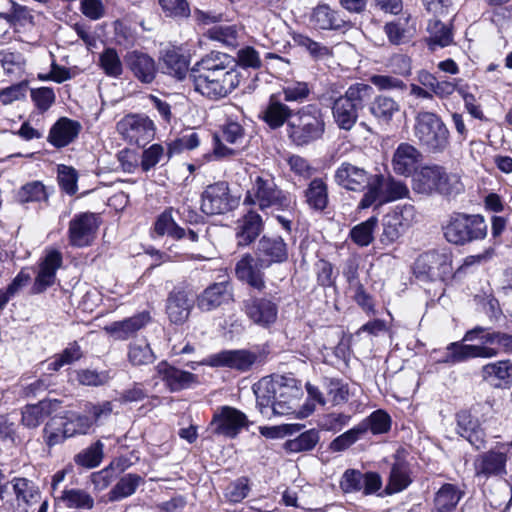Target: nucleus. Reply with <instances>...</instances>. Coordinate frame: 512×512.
Here are the masks:
<instances>
[{"instance_id":"nucleus-1","label":"nucleus","mask_w":512,"mask_h":512,"mask_svg":"<svg viewBox=\"0 0 512 512\" xmlns=\"http://www.w3.org/2000/svg\"><path fill=\"white\" fill-rule=\"evenodd\" d=\"M190 78L194 90L210 100L225 98L241 81L235 58L219 51H211L197 61Z\"/></svg>"},{"instance_id":"nucleus-2","label":"nucleus","mask_w":512,"mask_h":512,"mask_svg":"<svg viewBox=\"0 0 512 512\" xmlns=\"http://www.w3.org/2000/svg\"><path fill=\"white\" fill-rule=\"evenodd\" d=\"M325 119L322 109L308 104L296 110L288 121V139L298 147L307 146L321 139L325 133Z\"/></svg>"},{"instance_id":"nucleus-3","label":"nucleus","mask_w":512,"mask_h":512,"mask_svg":"<svg viewBox=\"0 0 512 512\" xmlns=\"http://www.w3.org/2000/svg\"><path fill=\"white\" fill-rule=\"evenodd\" d=\"M374 90L366 83L350 85L345 93L337 97L332 104V116L340 130L350 131L358 121L359 111L370 101Z\"/></svg>"},{"instance_id":"nucleus-4","label":"nucleus","mask_w":512,"mask_h":512,"mask_svg":"<svg viewBox=\"0 0 512 512\" xmlns=\"http://www.w3.org/2000/svg\"><path fill=\"white\" fill-rule=\"evenodd\" d=\"M413 132L419 144L430 152H443L449 145V130L436 113L418 112L415 116Z\"/></svg>"},{"instance_id":"nucleus-5","label":"nucleus","mask_w":512,"mask_h":512,"mask_svg":"<svg viewBox=\"0 0 512 512\" xmlns=\"http://www.w3.org/2000/svg\"><path fill=\"white\" fill-rule=\"evenodd\" d=\"M243 204L257 205L261 210L270 207L286 209L290 206V198L286 192L277 186L272 175L262 174L256 176L253 180Z\"/></svg>"},{"instance_id":"nucleus-6","label":"nucleus","mask_w":512,"mask_h":512,"mask_svg":"<svg viewBox=\"0 0 512 512\" xmlns=\"http://www.w3.org/2000/svg\"><path fill=\"white\" fill-rule=\"evenodd\" d=\"M446 240L456 245L483 239L487 235V224L480 215L454 213L443 226Z\"/></svg>"},{"instance_id":"nucleus-7","label":"nucleus","mask_w":512,"mask_h":512,"mask_svg":"<svg viewBox=\"0 0 512 512\" xmlns=\"http://www.w3.org/2000/svg\"><path fill=\"white\" fill-rule=\"evenodd\" d=\"M409 195V189L401 181L393 178H385L381 174H374L370 189L366 190L358 203V209L364 210L372 206H381L388 202L405 198Z\"/></svg>"},{"instance_id":"nucleus-8","label":"nucleus","mask_w":512,"mask_h":512,"mask_svg":"<svg viewBox=\"0 0 512 512\" xmlns=\"http://www.w3.org/2000/svg\"><path fill=\"white\" fill-rule=\"evenodd\" d=\"M511 450L512 441L497 443L493 449L479 454L474 461L475 476L483 479L505 476Z\"/></svg>"},{"instance_id":"nucleus-9","label":"nucleus","mask_w":512,"mask_h":512,"mask_svg":"<svg viewBox=\"0 0 512 512\" xmlns=\"http://www.w3.org/2000/svg\"><path fill=\"white\" fill-rule=\"evenodd\" d=\"M417 277L445 280L452 275V256L446 249L432 250L420 255L414 264Z\"/></svg>"},{"instance_id":"nucleus-10","label":"nucleus","mask_w":512,"mask_h":512,"mask_svg":"<svg viewBox=\"0 0 512 512\" xmlns=\"http://www.w3.org/2000/svg\"><path fill=\"white\" fill-rule=\"evenodd\" d=\"M238 206V198L233 196L227 182L219 181L208 185L201 194V211L206 215H222Z\"/></svg>"},{"instance_id":"nucleus-11","label":"nucleus","mask_w":512,"mask_h":512,"mask_svg":"<svg viewBox=\"0 0 512 512\" xmlns=\"http://www.w3.org/2000/svg\"><path fill=\"white\" fill-rule=\"evenodd\" d=\"M261 361L260 354L246 349H238L211 354L205 359V364L211 367H225L246 372Z\"/></svg>"},{"instance_id":"nucleus-12","label":"nucleus","mask_w":512,"mask_h":512,"mask_svg":"<svg viewBox=\"0 0 512 512\" xmlns=\"http://www.w3.org/2000/svg\"><path fill=\"white\" fill-rule=\"evenodd\" d=\"M100 219L95 213L76 214L69 222L68 240L74 247H87L94 241Z\"/></svg>"},{"instance_id":"nucleus-13","label":"nucleus","mask_w":512,"mask_h":512,"mask_svg":"<svg viewBox=\"0 0 512 512\" xmlns=\"http://www.w3.org/2000/svg\"><path fill=\"white\" fill-rule=\"evenodd\" d=\"M117 131L130 144L144 146L154 137V124L148 117L127 115L117 123Z\"/></svg>"},{"instance_id":"nucleus-14","label":"nucleus","mask_w":512,"mask_h":512,"mask_svg":"<svg viewBox=\"0 0 512 512\" xmlns=\"http://www.w3.org/2000/svg\"><path fill=\"white\" fill-rule=\"evenodd\" d=\"M248 425L247 416L242 411L231 406L220 407L214 413L211 421L213 432L227 438H235Z\"/></svg>"},{"instance_id":"nucleus-15","label":"nucleus","mask_w":512,"mask_h":512,"mask_svg":"<svg viewBox=\"0 0 512 512\" xmlns=\"http://www.w3.org/2000/svg\"><path fill=\"white\" fill-rule=\"evenodd\" d=\"M447 353L439 362L456 364L472 358H493L499 354V349L488 344L472 345L462 342H452L446 347Z\"/></svg>"},{"instance_id":"nucleus-16","label":"nucleus","mask_w":512,"mask_h":512,"mask_svg":"<svg viewBox=\"0 0 512 512\" xmlns=\"http://www.w3.org/2000/svg\"><path fill=\"white\" fill-rule=\"evenodd\" d=\"M258 264L269 268L273 264H281L288 260V246L280 236H262L255 252Z\"/></svg>"},{"instance_id":"nucleus-17","label":"nucleus","mask_w":512,"mask_h":512,"mask_svg":"<svg viewBox=\"0 0 512 512\" xmlns=\"http://www.w3.org/2000/svg\"><path fill=\"white\" fill-rule=\"evenodd\" d=\"M335 182L342 188L354 192L369 190L374 174L349 162H343L335 171Z\"/></svg>"},{"instance_id":"nucleus-18","label":"nucleus","mask_w":512,"mask_h":512,"mask_svg":"<svg viewBox=\"0 0 512 512\" xmlns=\"http://www.w3.org/2000/svg\"><path fill=\"white\" fill-rule=\"evenodd\" d=\"M382 486L379 474L375 472L362 473L359 470H346L340 481V488L344 493L362 491L364 495L376 493Z\"/></svg>"},{"instance_id":"nucleus-19","label":"nucleus","mask_w":512,"mask_h":512,"mask_svg":"<svg viewBox=\"0 0 512 512\" xmlns=\"http://www.w3.org/2000/svg\"><path fill=\"white\" fill-rule=\"evenodd\" d=\"M254 393L257 398V403L261 407H268L272 399H289L297 400L298 389L288 385L280 380L262 379L254 385Z\"/></svg>"},{"instance_id":"nucleus-20","label":"nucleus","mask_w":512,"mask_h":512,"mask_svg":"<svg viewBox=\"0 0 512 512\" xmlns=\"http://www.w3.org/2000/svg\"><path fill=\"white\" fill-rule=\"evenodd\" d=\"M245 132L240 123L228 120L221 129V139L217 140L214 155L217 158L234 156L242 146Z\"/></svg>"},{"instance_id":"nucleus-21","label":"nucleus","mask_w":512,"mask_h":512,"mask_svg":"<svg viewBox=\"0 0 512 512\" xmlns=\"http://www.w3.org/2000/svg\"><path fill=\"white\" fill-rule=\"evenodd\" d=\"M244 312L256 325L267 328L275 323L278 307L275 302L264 297H251L244 301Z\"/></svg>"},{"instance_id":"nucleus-22","label":"nucleus","mask_w":512,"mask_h":512,"mask_svg":"<svg viewBox=\"0 0 512 512\" xmlns=\"http://www.w3.org/2000/svg\"><path fill=\"white\" fill-rule=\"evenodd\" d=\"M155 371L156 376L165 383L171 392L188 389L198 382L195 374L176 368L166 361L159 362Z\"/></svg>"},{"instance_id":"nucleus-23","label":"nucleus","mask_w":512,"mask_h":512,"mask_svg":"<svg viewBox=\"0 0 512 512\" xmlns=\"http://www.w3.org/2000/svg\"><path fill=\"white\" fill-rule=\"evenodd\" d=\"M127 68L133 76L143 84H151L157 75L158 69L155 60L147 53L133 50L124 57Z\"/></svg>"},{"instance_id":"nucleus-24","label":"nucleus","mask_w":512,"mask_h":512,"mask_svg":"<svg viewBox=\"0 0 512 512\" xmlns=\"http://www.w3.org/2000/svg\"><path fill=\"white\" fill-rule=\"evenodd\" d=\"M62 265V254L58 250L48 251L38 265V272L32 290L39 294L51 287L56 280V272Z\"/></svg>"},{"instance_id":"nucleus-25","label":"nucleus","mask_w":512,"mask_h":512,"mask_svg":"<svg viewBox=\"0 0 512 512\" xmlns=\"http://www.w3.org/2000/svg\"><path fill=\"white\" fill-rule=\"evenodd\" d=\"M423 159L422 153L409 143H401L393 153L391 165L397 175L410 176Z\"/></svg>"},{"instance_id":"nucleus-26","label":"nucleus","mask_w":512,"mask_h":512,"mask_svg":"<svg viewBox=\"0 0 512 512\" xmlns=\"http://www.w3.org/2000/svg\"><path fill=\"white\" fill-rule=\"evenodd\" d=\"M265 268L260 267L258 258L251 254H245L235 266V274L238 280L247 284L251 288L261 292L266 288L264 279Z\"/></svg>"},{"instance_id":"nucleus-27","label":"nucleus","mask_w":512,"mask_h":512,"mask_svg":"<svg viewBox=\"0 0 512 512\" xmlns=\"http://www.w3.org/2000/svg\"><path fill=\"white\" fill-rule=\"evenodd\" d=\"M457 432L476 449L484 447L485 432L480 421L474 418L469 411L463 410L457 413Z\"/></svg>"},{"instance_id":"nucleus-28","label":"nucleus","mask_w":512,"mask_h":512,"mask_svg":"<svg viewBox=\"0 0 512 512\" xmlns=\"http://www.w3.org/2000/svg\"><path fill=\"white\" fill-rule=\"evenodd\" d=\"M417 81L420 85L430 89L433 93V98L447 99L455 92L459 93L461 79H437L432 73L421 70L417 73Z\"/></svg>"},{"instance_id":"nucleus-29","label":"nucleus","mask_w":512,"mask_h":512,"mask_svg":"<svg viewBox=\"0 0 512 512\" xmlns=\"http://www.w3.org/2000/svg\"><path fill=\"white\" fill-rule=\"evenodd\" d=\"M80 130L81 125L79 122L62 117L51 127L47 140L55 148H63L77 138Z\"/></svg>"},{"instance_id":"nucleus-30","label":"nucleus","mask_w":512,"mask_h":512,"mask_svg":"<svg viewBox=\"0 0 512 512\" xmlns=\"http://www.w3.org/2000/svg\"><path fill=\"white\" fill-rule=\"evenodd\" d=\"M480 340L483 344L488 346L498 345L504 352H512V335L502 333L499 331H491L490 328L483 326H476L468 330L462 342H473Z\"/></svg>"},{"instance_id":"nucleus-31","label":"nucleus","mask_w":512,"mask_h":512,"mask_svg":"<svg viewBox=\"0 0 512 512\" xmlns=\"http://www.w3.org/2000/svg\"><path fill=\"white\" fill-rule=\"evenodd\" d=\"M151 320L148 312H141L123 321H116L104 327V330L117 340H126L145 327Z\"/></svg>"},{"instance_id":"nucleus-32","label":"nucleus","mask_w":512,"mask_h":512,"mask_svg":"<svg viewBox=\"0 0 512 512\" xmlns=\"http://www.w3.org/2000/svg\"><path fill=\"white\" fill-rule=\"evenodd\" d=\"M232 293L228 282L208 286L198 297L197 305L202 311H211L231 300Z\"/></svg>"},{"instance_id":"nucleus-33","label":"nucleus","mask_w":512,"mask_h":512,"mask_svg":"<svg viewBox=\"0 0 512 512\" xmlns=\"http://www.w3.org/2000/svg\"><path fill=\"white\" fill-rule=\"evenodd\" d=\"M295 111L282 103L274 95L269 99L267 106L261 113V119L271 128L278 129L292 118Z\"/></svg>"},{"instance_id":"nucleus-34","label":"nucleus","mask_w":512,"mask_h":512,"mask_svg":"<svg viewBox=\"0 0 512 512\" xmlns=\"http://www.w3.org/2000/svg\"><path fill=\"white\" fill-rule=\"evenodd\" d=\"M443 167L438 165L424 166L413 179V188L421 194H431L436 191L441 180Z\"/></svg>"},{"instance_id":"nucleus-35","label":"nucleus","mask_w":512,"mask_h":512,"mask_svg":"<svg viewBox=\"0 0 512 512\" xmlns=\"http://www.w3.org/2000/svg\"><path fill=\"white\" fill-rule=\"evenodd\" d=\"M305 201L310 209L322 212L329 203L328 186L321 178H314L304 191Z\"/></svg>"},{"instance_id":"nucleus-36","label":"nucleus","mask_w":512,"mask_h":512,"mask_svg":"<svg viewBox=\"0 0 512 512\" xmlns=\"http://www.w3.org/2000/svg\"><path fill=\"white\" fill-rule=\"evenodd\" d=\"M191 303L183 291L172 292L167 300V314L171 322L180 324L190 314Z\"/></svg>"},{"instance_id":"nucleus-37","label":"nucleus","mask_w":512,"mask_h":512,"mask_svg":"<svg viewBox=\"0 0 512 512\" xmlns=\"http://www.w3.org/2000/svg\"><path fill=\"white\" fill-rule=\"evenodd\" d=\"M262 229L263 223L261 216L254 211H249L243 217L237 232L239 244L243 246L251 244L259 236Z\"/></svg>"},{"instance_id":"nucleus-38","label":"nucleus","mask_w":512,"mask_h":512,"mask_svg":"<svg viewBox=\"0 0 512 512\" xmlns=\"http://www.w3.org/2000/svg\"><path fill=\"white\" fill-rule=\"evenodd\" d=\"M370 113L381 123H389L400 111V104L391 97L378 95L371 102Z\"/></svg>"},{"instance_id":"nucleus-39","label":"nucleus","mask_w":512,"mask_h":512,"mask_svg":"<svg viewBox=\"0 0 512 512\" xmlns=\"http://www.w3.org/2000/svg\"><path fill=\"white\" fill-rule=\"evenodd\" d=\"M463 492L455 485L446 483L435 494L434 507L437 512H452L460 499Z\"/></svg>"},{"instance_id":"nucleus-40","label":"nucleus","mask_w":512,"mask_h":512,"mask_svg":"<svg viewBox=\"0 0 512 512\" xmlns=\"http://www.w3.org/2000/svg\"><path fill=\"white\" fill-rule=\"evenodd\" d=\"M52 402L40 401L34 405H27L22 411V423L28 428L39 426L52 412Z\"/></svg>"},{"instance_id":"nucleus-41","label":"nucleus","mask_w":512,"mask_h":512,"mask_svg":"<svg viewBox=\"0 0 512 512\" xmlns=\"http://www.w3.org/2000/svg\"><path fill=\"white\" fill-rule=\"evenodd\" d=\"M163 69L178 80H183L188 73L190 74L187 58L174 50H168L164 54Z\"/></svg>"},{"instance_id":"nucleus-42","label":"nucleus","mask_w":512,"mask_h":512,"mask_svg":"<svg viewBox=\"0 0 512 512\" xmlns=\"http://www.w3.org/2000/svg\"><path fill=\"white\" fill-rule=\"evenodd\" d=\"M320 440V435L318 430L309 429L304 431L299 436L287 440L283 448L288 453H300L311 451L315 448Z\"/></svg>"},{"instance_id":"nucleus-43","label":"nucleus","mask_w":512,"mask_h":512,"mask_svg":"<svg viewBox=\"0 0 512 512\" xmlns=\"http://www.w3.org/2000/svg\"><path fill=\"white\" fill-rule=\"evenodd\" d=\"M411 482L408 465L405 462H396L391 468L386 491L389 494L398 493L406 489Z\"/></svg>"},{"instance_id":"nucleus-44","label":"nucleus","mask_w":512,"mask_h":512,"mask_svg":"<svg viewBox=\"0 0 512 512\" xmlns=\"http://www.w3.org/2000/svg\"><path fill=\"white\" fill-rule=\"evenodd\" d=\"M154 230L160 236L167 235L176 240L183 239L186 236V231L177 225L173 219L171 210H166L158 216Z\"/></svg>"},{"instance_id":"nucleus-45","label":"nucleus","mask_w":512,"mask_h":512,"mask_svg":"<svg viewBox=\"0 0 512 512\" xmlns=\"http://www.w3.org/2000/svg\"><path fill=\"white\" fill-rule=\"evenodd\" d=\"M310 23L314 28L328 30L340 26L337 21V14L328 5H318L313 9L310 16Z\"/></svg>"},{"instance_id":"nucleus-46","label":"nucleus","mask_w":512,"mask_h":512,"mask_svg":"<svg viewBox=\"0 0 512 512\" xmlns=\"http://www.w3.org/2000/svg\"><path fill=\"white\" fill-rule=\"evenodd\" d=\"M427 29L430 33L428 40L430 49L434 50L436 46L446 47L452 43V32L441 21L437 19L430 20Z\"/></svg>"},{"instance_id":"nucleus-47","label":"nucleus","mask_w":512,"mask_h":512,"mask_svg":"<svg viewBox=\"0 0 512 512\" xmlns=\"http://www.w3.org/2000/svg\"><path fill=\"white\" fill-rule=\"evenodd\" d=\"M129 362L134 366L148 365L155 360V355L145 340H137L129 345L128 350Z\"/></svg>"},{"instance_id":"nucleus-48","label":"nucleus","mask_w":512,"mask_h":512,"mask_svg":"<svg viewBox=\"0 0 512 512\" xmlns=\"http://www.w3.org/2000/svg\"><path fill=\"white\" fill-rule=\"evenodd\" d=\"M99 67L112 78H119L123 73V63L114 48H106L99 55Z\"/></svg>"},{"instance_id":"nucleus-49","label":"nucleus","mask_w":512,"mask_h":512,"mask_svg":"<svg viewBox=\"0 0 512 512\" xmlns=\"http://www.w3.org/2000/svg\"><path fill=\"white\" fill-rule=\"evenodd\" d=\"M377 223V217L372 216L368 218L366 221L357 224L350 231L351 240L358 246H368L374 240L373 233L377 226Z\"/></svg>"},{"instance_id":"nucleus-50","label":"nucleus","mask_w":512,"mask_h":512,"mask_svg":"<svg viewBox=\"0 0 512 512\" xmlns=\"http://www.w3.org/2000/svg\"><path fill=\"white\" fill-rule=\"evenodd\" d=\"M142 481V477L136 474L123 476L110 491V500L118 501L132 495Z\"/></svg>"},{"instance_id":"nucleus-51","label":"nucleus","mask_w":512,"mask_h":512,"mask_svg":"<svg viewBox=\"0 0 512 512\" xmlns=\"http://www.w3.org/2000/svg\"><path fill=\"white\" fill-rule=\"evenodd\" d=\"M0 63L7 75L21 76L25 70L26 60L20 52L1 50Z\"/></svg>"},{"instance_id":"nucleus-52","label":"nucleus","mask_w":512,"mask_h":512,"mask_svg":"<svg viewBox=\"0 0 512 512\" xmlns=\"http://www.w3.org/2000/svg\"><path fill=\"white\" fill-rule=\"evenodd\" d=\"M104 444L98 440L86 449L78 453L74 461L77 465L85 468L97 467L103 459Z\"/></svg>"},{"instance_id":"nucleus-53","label":"nucleus","mask_w":512,"mask_h":512,"mask_svg":"<svg viewBox=\"0 0 512 512\" xmlns=\"http://www.w3.org/2000/svg\"><path fill=\"white\" fill-rule=\"evenodd\" d=\"M359 424L365 428V433L370 430L375 435L384 434L390 430L391 418L385 411L376 410Z\"/></svg>"},{"instance_id":"nucleus-54","label":"nucleus","mask_w":512,"mask_h":512,"mask_svg":"<svg viewBox=\"0 0 512 512\" xmlns=\"http://www.w3.org/2000/svg\"><path fill=\"white\" fill-rule=\"evenodd\" d=\"M481 374L484 380H508L512 377V362L509 360L488 363L482 367Z\"/></svg>"},{"instance_id":"nucleus-55","label":"nucleus","mask_w":512,"mask_h":512,"mask_svg":"<svg viewBox=\"0 0 512 512\" xmlns=\"http://www.w3.org/2000/svg\"><path fill=\"white\" fill-rule=\"evenodd\" d=\"M207 36L213 41L220 42L228 47L237 46L238 30L236 25H218L207 31Z\"/></svg>"},{"instance_id":"nucleus-56","label":"nucleus","mask_w":512,"mask_h":512,"mask_svg":"<svg viewBox=\"0 0 512 512\" xmlns=\"http://www.w3.org/2000/svg\"><path fill=\"white\" fill-rule=\"evenodd\" d=\"M294 42L304 48L315 60H323L331 56L329 47L316 42L303 34H297L293 37Z\"/></svg>"},{"instance_id":"nucleus-57","label":"nucleus","mask_w":512,"mask_h":512,"mask_svg":"<svg viewBox=\"0 0 512 512\" xmlns=\"http://www.w3.org/2000/svg\"><path fill=\"white\" fill-rule=\"evenodd\" d=\"M364 434L365 428L361 427L360 424H357L353 428L336 437L330 443L329 448L333 452L344 451L348 449L351 445H353L355 442H357L359 439H361Z\"/></svg>"},{"instance_id":"nucleus-58","label":"nucleus","mask_w":512,"mask_h":512,"mask_svg":"<svg viewBox=\"0 0 512 512\" xmlns=\"http://www.w3.org/2000/svg\"><path fill=\"white\" fill-rule=\"evenodd\" d=\"M61 500L69 508L91 509L94 505L93 498L87 492L79 489L64 491Z\"/></svg>"},{"instance_id":"nucleus-59","label":"nucleus","mask_w":512,"mask_h":512,"mask_svg":"<svg viewBox=\"0 0 512 512\" xmlns=\"http://www.w3.org/2000/svg\"><path fill=\"white\" fill-rule=\"evenodd\" d=\"M64 433L68 434L69 438L78 434H86L93 421L86 415L71 414L69 417L63 419Z\"/></svg>"},{"instance_id":"nucleus-60","label":"nucleus","mask_w":512,"mask_h":512,"mask_svg":"<svg viewBox=\"0 0 512 512\" xmlns=\"http://www.w3.org/2000/svg\"><path fill=\"white\" fill-rule=\"evenodd\" d=\"M382 226L383 231L380 240L386 245L396 242L407 231L388 213L383 217Z\"/></svg>"},{"instance_id":"nucleus-61","label":"nucleus","mask_w":512,"mask_h":512,"mask_svg":"<svg viewBox=\"0 0 512 512\" xmlns=\"http://www.w3.org/2000/svg\"><path fill=\"white\" fill-rule=\"evenodd\" d=\"M67 438L68 434L64 433L63 419H51L44 428V439L49 447L61 444Z\"/></svg>"},{"instance_id":"nucleus-62","label":"nucleus","mask_w":512,"mask_h":512,"mask_svg":"<svg viewBox=\"0 0 512 512\" xmlns=\"http://www.w3.org/2000/svg\"><path fill=\"white\" fill-rule=\"evenodd\" d=\"M13 489L19 501L31 504L38 497V490L34 483L26 478H15L13 480Z\"/></svg>"},{"instance_id":"nucleus-63","label":"nucleus","mask_w":512,"mask_h":512,"mask_svg":"<svg viewBox=\"0 0 512 512\" xmlns=\"http://www.w3.org/2000/svg\"><path fill=\"white\" fill-rule=\"evenodd\" d=\"M21 203L39 202L47 199V193L41 182L34 181L24 185L17 194Z\"/></svg>"},{"instance_id":"nucleus-64","label":"nucleus","mask_w":512,"mask_h":512,"mask_svg":"<svg viewBox=\"0 0 512 512\" xmlns=\"http://www.w3.org/2000/svg\"><path fill=\"white\" fill-rule=\"evenodd\" d=\"M200 144V138L198 133L192 131L187 134H183L181 137L171 141L168 144V155L179 154L185 150H193Z\"/></svg>"}]
</instances>
